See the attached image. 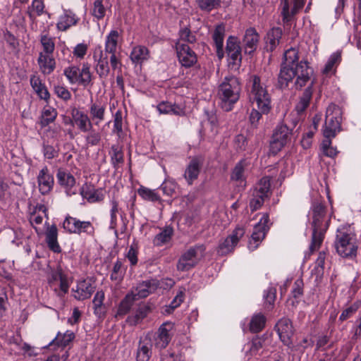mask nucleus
<instances>
[{
  "mask_svg": "<svg viewBox=\"0 0 361 361\" xmlns=\"http://www.w3.org/2000/svg\"><path fill=\"white\" fill-rule=\"evenodd\" d=\"M312 68L306 60H300L299 51L296 48H290L283 54L278 75L276 87L281 90L288 87L290 82L295 78L294 87L300 90L307 85L295 107L298 114L304 112L308 107L313 94L314 80H311Z\"/></svg>",
  "mask_w": 361,
  "mask_h": 361,
  "instance_id": "1",
  "label": "nucleus"
},
{
  "mask_svg": "<svg viewBox=\"0 0 361 361\" xmlns=\"http://www.w3.org/2000/svg\"><path fill=\"white\" fill-rule=\"evenodd\" d=\"M311 209L312 234L310 251L312 253L320 247L329 228L330 219L326 216V207L322 203L314 202Z\"/></svg>",
  "mask_w": 361,
  "mask_h": 361,
  "instance_id": "2",
  "label": "nucleus"
},
{
  "mask_svg": "<svg viewBox=\"0 0 361 361\" xmlns=\"http://www.w3.org/2000/svg\"><path fill=\"white\" fill-rule=\"evenodd\" d=\"M240 92L239 79L234 75L226 76L218 87L217 97L221 108L225 111H231L239 100Z\"/></svg>",
  "mask_w": 361,
  "mask_h": 361,
  "instance_id": "3",
  "label": "nucleus"
},
{
  "mask_svg": "<svg viewBox=\"0 0 361 361\" xmlns=\"http://www.w3.org/2000/svg\"><path fill=\"white\" fill-rule=\"evenodd\" d=\"M250 89L248 97L252 104L264 114H269L271 111V98L268 92L266 85L261 82L260 78L257 75H251L249 79Z\"/></svg>",
  "mask_w": 361,
  "mask_h": 361,
  "instance_id": "4",
  "label": "nucleus"
},
{
  "mask_svg": "<svg viewBox=\"0 0 361 361\" xmlns=\"http://www.w3.org/2000/svg\"><path fill=\"white\" fill-rule=\"evenodd\" d=\"M63 75L71 85L78 84L86 87L92 82V75L90 72V65L88 63H84L81 69L75 65L66 67L63 69Z\"/></svg>",
  "mask_w": 361,
  "mask_h": 361,
  "instance_id": "5",
  "label": "nucleus"
},
{
  "mask_svg": "<svg viewBox=\"0 0 361 361\" xmlns=\"http://www.w3.org/2000/svg\"><path fill=\"white\" fill-rule=\"evenodd\" d=\"M205 251L204 245H196L190 247L185 251L180 257L176 268L180 271H187L195 267L199 262L200 258L203 257Z\"/></svg>",
  "mask_w": 361,
  "mask_h": 361,
  "instance_id": "6",
  "label": "nucleus"
},
{
  "mask_svg": "<svg viewBox=\"0 0 361 361\" xmlns=\"http://www.w3.org/2000/svg\"><path fill=\"white\" fill-rule=\"evenodd\" d=\"M341 110L335 104L328 106L326 112V121L323 131L325 137L333 138L341 129Z\"/></svg>",
  "mask_w": 361,
  "mask_h": 361,
  "instance_id": "7",
  "label": "nucleus"
},
{
  "mask_svg": "<svg viewBox=\"0 0 361 361\" xmlns=\"http://www.w3.org/2000/svg\"><path fill=\"white\" fill-rule=\"evenodd\" d=\"M351 234L337 231L335 247L338 254L343 257H353L356 256L357 247L353 242Z\"/></svg>",
  "mask_w": 361,
  "mask_h": 361,
  "instance_id": "8",
  "label": "nucleus"
},
{
  "mask_svg": "<svg viewBox=\"0 0 361 361\" xmlns=\"http://www.w3.org/2000/svg\"><path fill=\"white\" fill-rule=\"evenodd\" d=\"M305 4V0H281V16L284 26L290 25L295 20V16Z\"/></svg>",
  "mask_w": 361,
  "mask_h": 361,
  "instance_id": "9",
  "label": "nucleus"
},
{
  "mask_svg": "<svg viewBox=\"0 0 361 361\" xmlns=\"http://www.w3.org/2000/svg\"><path fill=\"white\" fill-rule=\"evenodd\" d=\"M292 130L285 124L276 128L270 142V152L276 154L288 142L290 141Z\"/></svg>",
  "mask_w": 361,
  "mask_h": 361,
  "instance_id": "10",
  "label": "nucleus"
},
{
  "mask_svg": "<svg viewBox=\"0 0 361 361\" xmlns=\"http://www.w3.org/2000/svg\"><path fill=\"white\" fill-rule=\"evenodd\" d=\"M226 51L228 56L229 67L238 70L242 62V48L239 39L229 36L226 40Z\"/></svg>",
  "mask_w": 361,
  "mask_h": 361,
  "instance_id": "11",
  "label": "nucleus"
},
{
  "mask_svg": "<svg viewBox=\"0 0 361 361\" xmlns=\"http://www.w3.org/2000/svg\"><path fill=\"white\" fill-rule=\"evenodd\" d=\"M63 228L70 233H86L92 235L94 228L89 221H80L75 217L68 216L63 222Z\"/></svg>",
  "mask_w": 361,
  "mask_h": 361,
  "instance_id": "12",
  "label": "nucleus"
},
{
  "mask_svg": "<svg viewBox=\"0 0 361 361\" xmlns=\"http://www.w3.org/2000/svg\"><path fill=\"white\" fill-rule=\"evenodd\" d=\"M280 341L288 348H293V336L294 335V329L292 322L286 317L281 318L278 321L274 327Z\"/></svg>",
  "mask_w": 361,
  "mask_h": 361,
  "instance_id": "13",
  "label": "nucleus"
},
{
  "mask_svg": "<svg viewBox=\"0 0 361 361\" xmlns=\"http://www.w3.org/2000/svg\"><path fill=\"white\" fill-rule=\"evenodd\" d=\"M269 221L267 214H264L258 224L255 227L249 241V248L250 250L256 249L259 243L264 238L266 233L269 229L268 223Z\"/></svg>",
  "mask_w": 361,
  "mask_h": 361,
  "instance_id": "14",
  "label": "nucleus"
},
{
  "mask_svg": "<svg viewBox=\"0 0 361 361\" xmlns=\"http://www.w3.org/2000/svg\"><path fill=\"white\" fill-rule=\"evenodd\" d=\"M173 327L174 324L171 322H164L160 326L154 338L156 348L162 350L167 347L173 336Z\"/></svg>",
  "mask_w": 361,
  "mask_h": 361,
  "instance_id": "15",
  "label": "nucleus"
},
{
  "mask_svg": "<svg viewBox=\"0 0 361 361\" xmlns=\"http://www.w3.org/2000/svg\"><path fill=\"white\" fill-rule=\"evenodd\" d=\"M247 165L245 160L238 161L232 169L230 175V181L235 186L238 191L245 190L247 186V176L245 169Z\"/></svg>",
  "mask_w": 361,
  "mask_h": 361,
  "instance_id": "16",
  "label": "nucleus"
},
{
  "mask_svg": "<svg viewBox=\"0 0 361 361\" xmlns=\"http://www.w3.org/2000/svg\"><path fill=\"white\" fill-rule=\"evenodd\" d=\"M176 49L178 61L183 66L190 68L196 63L197 56L188 44L178 42Z\"/></svg>",
  "mask_w": 361,
  "mask_h": 361,
  "instance_id": "17",
  "label": "nucleus"
},
{
  "mask_svg": "<svg viewBox=\"0 0 361 361\" xmlns=\"http://www.w3.org/2000/svg\"><path fill=\"white\" fill-rule=\"evenodd\" d=\"M245 233L243 228L236 227L232 234L219 244L218 248L219 254L224 255L232 252L240 239L245 235Z\"/></svg>",
  "mask_w": 361,
  "mask_h": 361,
  "instance_id": "18",
  "label": "nucleus"
},
{
  "mask_svg": "<svg viewBox=\"0 0 361 361\" xmlns=\"http://www.w3.org/2000/svg\"><path fill=\"white\" fill-rule=\"evenodd\" d=\"M95 290V286L91 279H84L77 283L73 288V296L78 300H84L91 297Z\"/></svg>",
  "mask_w": 361,
  "mask_h": 361,
  "instance_id": "19",
  "label": "nucleus"
},
{
  "mask_svg": "<svg viewBox=\"0 0 361 361\" xmlns=\"http://www.w3.org/2000/svg\"><path fill=\"white\" fill-rule=\"evenodd\" d=\"M71 116L73 117V127H76L82 133H86L93 125L91 118L84 111L76 107L71 109Z\"/></svg>",
  "mask_w": 361,
  "mask_h": 361,
  "instance_id": "20",
  "label": "nucleus"
},
{
  "mask_svg": "<svg viewBox=\"0 0 361 361\" xmlns=\"http://www.w3.org/2000/svg\"><path fill=\"white\" fill-rule=\"evenodd\" d=\"M159 282L156 279H149L139 283L137 286L131 290L130 293H133L137 300L145 298L149 294L154 292L159 287Z\"/></svg>",
  "mask_w": 361,
  "mask_h": 361,
  "instance_id": "21",
  "label": "nucleus"
},
{
  "mask_svg": "<svg viewBox=\"0 0 361 361\" xmlns=\"http://www.w3.org/2000/svg\"><path fill=\"white\" fill-rule=\"evenodd\" d=\"M59 183L65 190L68 196H72L77 193L75 188V178L74 176L62 169H59L56 174Z\"/></svg>",
  "mask_w": 361,
  "mask_h": 361,
  "instance_id": "22",
  "label": "nucleus"
},
{
  "mask_svg": "<svg viewBox=\"0 0 361 361\" xmlns=\"http://www.w3.org/2000/svg\"><path fill=\"white\" fill-rule=\"evenodd\" d=\"M39 190L42 195L49 194L54 187V180L47 166L42 169L37 176Z\"/></svg>",
  "mask_w": 361,
  "mask_h": 361,
  "instance_id": "23",
  "label": "nucleus"
},
{
  "mask_svg": "<svg viewBox=\"0 0 361 361\" xmlns=\"http://www.w3.org/2000/svg\"><path fill=\"white\" fill-rule=\"evenodd\" d=\"M93 58L97 62L95 68L97 73L100 78H106L110 71L106 54H104L101 47H99L98 49L95 50Z\"/></svg>",
  "mask_w": 361,
  "mask_h": 361,
  "instance_id": "24",
  "label": "nucleus"
},
{
  "mask_svg": "<svg viewBox=\"0 0 361 361\" xmlns=\"http://www.w3.org/2000/svg\"><path fill=\"white\" fill-rule=\"evenodd\" d=\"M203 161L200 157H195L186 166L183 176L189 185H192L194 180L197 179Z\"/></svg>",
  "mask_w": 361,
  "mask_h": 361,
  "instance_id": "25",
  "label": "nucleus"
},
{
  "mask_svg": "<svg viewBox=\"0 0 361 361\" xmlns=\"http://www.w3.org/2000/svg\"><path fill=\"white\" fill-rule=\"evenodd\" d=\"M81 196L90 203L100 202L104 199V192L102 188H94L93 185L85 184L80 188Z\"/></svg>",
  "mask_w": 361,
  "mask_h": 361,
  "instance_id": "26",
  "label": "nucleus"
},
{
  "mask_svg": "<svg viewBox=\"0 0 361 361\" xmlns=\"http://www.w3.org/2000/svg\"><path fill=\"white\" fill-rule=\"evenodd\" d=\"M152 341L149 336L141 338L136 351L137 361H149L152 357Z\"/></svg>",
  "mask_w": 361,
  "mask_h": 361,
  "instance_id": "27",
  "label": "nucleus"
},
{
  "mask_svg": "<svg viewBox=\"0 0 361 361\" xmlns=\"http://www.w3.org/2000/svg\"><path fill=\"white\" fill-rule=\"evenodd\" d=\"M259 40V35L254 27L246 30L243 42L245 54H251L257 47Z\"/></svg>",
  "mask_w": 361,
  "mask_h": 361,
  "instance_id": "28",
  "label": "nucleus"
},
{
  "mask_svg": "<svg viewBox=\"0 0 361 361\" xmlns=\"http://www.w3.org/2000/svg\"><path fill=\"white\" fill-rule=\"evenodd\" d=\"M283 31L280 27H273L269 30L264 38L265 49L267 51L272 52L279 46L281 39Z\"/></svg>",
  "mask_w": 361,
  "mask_h": 361,
  "instance_id": "29",
  "label": "nucleus"
},
{
  "mask_svg": "<svg viewBox=\"0 0 361 361\" xmlns=\"http://www.w3.org/2000/svg\"><path fill=\"white\" fill-rule=\"evenodd\" d=\"M154 309V305L151 303H141L139 305L134 315L129 316L127 318V322L130 325H137L141 322Z\"/></svg>",
  "mask_w": 361,
  "mask_h": 361,
  "instance_id": "30",
  "label": "nucleus"
},
{
  "mask_svg": "<svg viewBox=\"0 0 361 361\" xmlns=\"http://www.w3.org/2000/svg\"><path fill=\"white\" fill-rule=\"evenodd\" d=\"M89 117L93 124L99 126L104 121L106 113V105L99 102H91L89 107Z\"/></svg>",
  "mask_w": 361,
  "mask_h": 361,
  "instance_id": "31",
  "label": "nucleus"
},
{
  "mask_svg": "<svg viewBox=\"0 0 361 361\" xmlns=\"http://www.w3.org/2000/svg\"><path fill=\"white\" fill-rule=\"evenodd\" d=\"M225 36V26L224 24L217 25L212 34V39L216 47V54L221 59L224 56V39Z\"/></svg>",
  "mask_w": 361,
  "mask_h": 361,
  "instance_id": "32",
  "label": "nucleus"
},
{
  "mask_svg": "<svg viewBox=\"0 0 361 361\" xmlns=\"http://www.w3.org/2000/svg\"><path fill=\"white\" fill-rule=\"evenodd\" d=\"M45 240L50 250L56 253L61 252L58 243V229L56 225L49 226L45 232Z\"/></svg>",
  "mask_w": 361,
  "mask_h": 361,
  "instance_id": "33",
  "label": "nucleus"
},
{
  "mask_svg": "<svg viewBox=\"0 0 361 361\" xmlns=\"http://www.w3.org/2000/svg\"><path fill=\"white\" fill-rule=\"evenodd\" d=\"M78 18L71 10H65L63 13L59 16L56 27L60 31H66L71 26L78 22Z\"/></svg>",
  "mask_w": 361,
  "mask_h": 361,
  "instance_id": "34",
  "label": "nucleus"
},
{
  "mask_svg": "<svg viewBox=\"0 0 361 361\" xmlns=\"http://www.w3.org/2000/svg\"><path fill=\"white\" fill-rule=\"evenodd\" d=\"M39 70L44 75L51 74L55 69L56 61L51 55L40 52L37 59Z\"/></svg>",
  "mask_w": 361,
  "mask_h": 361,
  "instance_id": "35",
  "label": "nucleus"
},
{
  "mask_svg": "<svg viewBox=\"0 0 361 361\" xmlns=\"http://www.w3.org/2000/svg\"><path fill=\"white\" fill-rule=\"evenodd\" d=\"M30 82L32 89L41 99L47 101L49 99L50 94L39 76L31 75Z\"/></svg>",
  "mask_w": 361,
  "mask_h": 361,
  "instance_id": "36",
  "label": "nucleus"
},
{
  "mask_svg": "<svg viewBox=\"0 0 361 361\" xmlns=\"http://www.w3.org/2000/svg\"><path fill=\"white\" fill-rule=\"evenodd\" d=\"M157 109L159 114H174L178 116L184 115V110L176 104H171L169 102H161L157 106Z\"/></svg>",
  "mask_w": 361,
  "mask_h": 361,
  "instance_id": "37",
  "label": "nucleus"
},
{
  "mask_svg": "<svg viewBox=\"0 0 361 361\" xmlns=\"http://www.w3.org/2000/svg\"><path fill=\"white\" fill-rule=\"evenodd\" d=\"M57 114V111L54 107L50 106H44L40 116V126L44 128L53 123L56 118Z\"/></svg>",
  "mask_w": 361,
  "mask_h": 361,
  "instance_id": "38",
  "label": "nucleus"
},
{
  "mask_svg": "<svg viewBox=\"0 0 361 361\" xmlns=\"http://www.w3.org/2000/svg\"><path fill=\"white\" fill-rule=\"evenodd\" d=\"M341 61V53L340 51L333 53L322 70L323 74L326 75L334 74L336 72V66L340 63Z\"/></svg>",
  "mask_w": 361,
  "mask_h": 361,
  "instance_id": "39",
  "label": "nucleus"
},
{
  "mask_svg": "<svg viewBox=\"0 0 361 361\" xmlns=\"http://www.w3.org/2000/svg\"><path fill=\"white\" fill-rule=\"evenodd\" d=\"M135 300H137V298H135L133 293H128L120 302L117 310V315L123 317L127 314L131 310Z\"/></svg>",
  "mask_w": 361,
  "mask_h": 361,
  "instance_id": "40",
  "label": "nucleus"
},
{
  "mask_svg": "<svg viewBox=\"0 0 361 361\" xmlns=\"http://www.w3.org/2000/svg\"><path fill=\"white\" fill-rule=\"evenodd\" d=\"M104 293L102 290L97 291L92 300L94 314L101 318L104 316L106 308L104 305Z\"/></svg>",
  "mask_w": 361,
  "mask_h": 361,
  "instance_id": "41",
  "label": "nucleus"
},
{
  "mask_svg": "<svg viewBox=\"0 0 361 361\" xmlns=\"http://www.w3.org/2000/svg\"><path fill=\"white\" fill-rule=\"evenodd\" d=\"M149 50L145 46L135 47L130 53V59L134 63H142L148 59Z\"/></svg>",
  "mask_w": 361,
  "mask_h": 361,
  "instance_id": "42",
  "label": "nucleus"
},
{
  "mask_svg": "<svg viewBox=\"0 0 361 361\" xmlns=\"http://www.w3.org/2000/svg\"><path fill=\"white\" fill-rule=\"evenodd\" d=\"M119 33L117 30H111L106 37L105 40V52L106 54H114L116 52L118 45V39Z\"/></svg>",
  "mask_w": 361,
  "mask_h": 361,
  "instance_id": "43",
  "label": "nucleus"
},
{
  "mask_svg": "<svg viewBox=\"0 0 361 361\" xmlns=\"http://www.w3.org/2000/svg\"><path fill=\"white\" fill-rule=\"evenodd\" d=\"M266 317L262 313L254 314L250 322V331L252 333L261 331L265 326Z\"/></svg>",
  "mask_w": 361,
  "mask_h": 361,
  "instance_id": "44",
  "label": "nucleus"
},
{
  "mask_svg": "<svg viewBox=\"0 0 361 361\" xmlns=\"http://www.w3.org/2000/svg\"><path fill=\"white\" fill-rule=\"evenodd\" d=\"M173 233V228L170 226H166L154 237L153 240L154 244L156 246H162L171 240Z\"/></svg>",
  "mask_w": 361,
  "mask_h": 361,
  "instance_id": "45",
  "label": "nucleus"
},
{
  "mask_svg": "<svg viewBox=\"0 0 361 361\" xmlns=\"http://www.w3.org/2000/svg\"><path fill=\"white\" fill-rule=\"evenodd\" d=\"M44 4L42 0H32L31 6L28 8L27 14L30 19L34 21L36 16H41L44 12Z\"/></svg>",
  "mask_w": 361,
  "mask_h": 361,
  "instance_id": "46",
  "label": "nucleus"
},
{
  "mask_svg": "<svg viewBox=\"0 0 361 361\" xmlns=\"http://www.w3.org/2000/svg\"><path fill=\"white\" fill-rule=\"evenodd\" d=\"M108 4L109 0H94L92 9V15L98 20L104 18L106 14V8Z\"/></svg>",
  "mask_w": 361,
  "mask_h": 361,
  "instance_id": "47",
  "label": "nucleus"
},
{
  "mask_svg": "<svg viewBox=\"0 0 361 361\" xmlns=\"http://www.w3.org/2000/svg\"><path fill=\"white\" fill-rule=\"evenodd\" d=\"M270 185V178L267 176L263 177L256 184L252 193L267 197Z\"/></svg>",
  "mask_w": 361,
  "mask_h": 361,
  "instance_id": "48",
  "label": "nucleus"
},
{
  "mask_svg": "<svg viewBox=\"0 0 361 361\" xmlns=\"http://www.w3.org/2000/svg\"><path fill=\"white\" fill-rule=\"evenodd\" d=\"M85 141L87 146H97L102 140V133L93 128V125L91 129L85 133Z\"/></svg>",
  "mask_w": 361,
  "mask_h": 361,
  "instance_id": "49",
  "label": "nucleus"
},
{
  "mask_svg": "<svg viewBox=\"0 0 361 361\" xmlns=\"http://www.w3.org/2000/svg\"><path fill=\"white\" fill-rule=\"evenodd\" d=\"M40 43L43 47V53L47 55H51L55 49L54 38L47 34H42L40 36Z\"/></svg>",
  "mask_w": 361,
  "mask_h": 361,
  "instance_id": "50",
  "label": "nucleus"
},
{
  "mask_svg": "<svg viewBox=\"0 0 361 361\" xmlns=\"http://www.w3.org/2000/svg\"><path fill=\"white\" fill-rule=\"evenodd\" d=\"M111 161L114 168H117L120 164L123 163V153L121 147L118 145H114L110 151Z\"/></svg>",
  "mask_w": 361,
  "mask_h": 361,
  "instance_id": "51",
  "label": "nucleus"
},
{
  "mask_svg": "<svg viewBox=\"0 0 361 361\" xmlns=\"http://www.w3.org/2000/svg\"><path fill=\"white\" fill-rule=\"evenodd\" d=\"M75 337V334L73 331L68 330L63 335L61 333H58L53 342H56L59 346L66 347L73 341Z\"/></svg>",
  "mask_w": 361,
  "mask_h": 361,
  "instance_id": "52",
  "label": "nucleus"
},
{
  "mask_svg": "<svg viewBox=\"0 0 361 361\" xmlns=\"http://www.w3.org/2000/svg\"><path fill=\"white\" fill-rule=\"evenodd\" d=\"M3 38L12 52L14 54L19 52V41L10 31L6 30Z\"/></svg>",
  "mask_w": 361,
  "mask_h": 361,
  "instance_id": "53",
  "label": "nucleus"
},
{
  "mask_svg": "<svg viewBox=\"0 0 361 361\" xmlns=\"http://www.w3.org/2000/svg\"><path fill=\"white\" fill-rule=\"evenodd\" d=\"M264 343V339L262 337H256L248 343L249 353L251 356L259 355V350L262 348Z\"/></svg>",
  "mask_w": 361,
  "mask_h": 361,
  "instance_id": "54",
  "label": "nucleus"
},
{
  "mask_svg": "<svg viewBox=\"0 0 361 361\" xmlns=\"http://www.w3.org/2000/svg\"><path fill=\"white\" fill-rule=\"evenodd\" d=\"M138 195L145 200L156 202L160 200L159 195L154 190L140 187L137 190Z\"/></svg>",
  "mask_w": 361,
  "mask_h": 361,
  "instance_id": "55",
  "label": "nucleus"
},
{
  "mask_svg": "<svg viewBox=\"0 0 361 361\" xmlns=\"http://www.w3.org/2000/svg\"><path fill=\"white\" fill-rule=\"evenodd\" d=\"M198 7L204 11L209 12L220 6V0H196Z\"/></svg>",
  "mask_w": 361,
  "mask_h": 361,
  "instance_id": "56",
  "label": "nucleus"
},
{
  "mask_svg": "<svg viewBox=\"0 0 361 361\" xmlns=\"http://www.w3.org/2000/svg\"><path fill=\"white\" fill-rule=\"evenodd\" d=\"M276 290L275 288L270 287L265 290L264 298L265 307L268 310H271L273 307L275 299H276Z\"/></svg>",
  "mask_w": 361,
  "mask_h": 361,
  "instance_id": "57",
  "label": "nucleus"
},
{
  "mask_svg": "<svg viewBox=\"0 0 361 361\" xmlns=\"http://www.w3.org/2000/svg\"><path fill=\"white\" fill-rule=\"evenodd\" d=\"M123 131V116L121 110H118L114 114V128L112 132L120 136Z\"/></svg>",
  "mask_w": 361,
  "mask_h": 361,
  "instance_id": "58",
  "label": "nucleus"
},
{
  "mask_svg": "<svg viewBox=\"0 0 361 361\" xmlns=\"http://www.w3.org/2000/svg\"><path fill=\"white\" fill-rule=\"evenodd\" d=\"M160 188L164 195L172 196L176 192L177 185L172 180H166L161 185Z\"/></svg>",
  "mask_w": 361,
  "mask_h": 361,
  "instance_id": "59",
  "label": "nucleus"
},
{
  "mask_svg": "<svg viewBox=\"0 0 361 361\" xmlns=\"http://www.w3.org/2000/svg\"><path fill=\"white\" fill-rule=\"evenodd\" d=\"M180 42V41L187 42L188 43H194L196 41V37L192 34L188 27H184L179 31Z\"/></svg>",
  "mask_w": 361,
  "mask_h": 361,
  "instance_id": "60",
  "label": "nucleus"
},
{
  "mask_svg": "<svg viewBox=\"0 0 361 361\" xmlns=\"http://www.w3.org/2000/svg\"><path fill=\"white\" fill-rule=\"evenodd\" d=\"M265 197L252 193V198L250 202V207L252 211H256L263 205Z\"/></svg>",
  "mask_w": 361,
  "mask_h": 361,
  "instance_id": "61",
  "label": "nucleus"
},
{
  "mask_svg": "<svg viewBox=\"0 0 361 361\" xmlns=\"http://www.w3.org/2000/svg\"><path fill=\"white\" fill-rule=\"evenodd\" d=\"M54 93L58 97L66 102L68 101L71 98L70 91L66 87L61 85H56L54 87Z\"/></svg>",
  "mask_w": 361,
  "mask_h": 361,
  "instance_id": "62",
  "label": "nucleus"
},
{
  "mask_svg": "<svg viewBox=\"0 0 361 361\" xmlns=\"http://www.w3.org/2000/svg\"><path fill=\"white\" fill-rule=\"evenodd\" d=\"M122 262L117 260L113 267L112 273L111 274V279L112 281H119L123 277L122 271Z\"/></svg>",
  "mask_w": 361,
  "mask_h": 361,
  "instance_id": "63",
  "label": "nucleus"
},
{
  "mask_svg": "<svg viewBox=\"0 0 361 361\" xmlns=\"http://www.w3.org/2000/svg\"><path fill=\"white\" fill-rule=\"evenodd\" d=\"M326 256V252L325 251H322L319 253L318 257L315 262L314 267V269L318 274H322L324 272Z\"/></svg>",
  "mask_w": 361,
  "mask_h": 361,
  "instance_id": "64",
  "label": "nucleus"
}]
</instances>
